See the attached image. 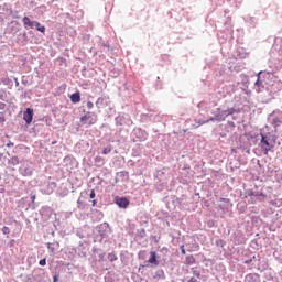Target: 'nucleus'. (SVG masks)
Returning <instances> with one entry per match:
<instances>
[{
	"label": "nucleus",
	"mask_w": 282,
	"mask_h": 282,
	"mask_svg": "<svg viewBox=\"0 0 282 282\" xmlns=\"http://www.w3.org/2000/svg\"><path fill=\"white\" fill-rule=\"evenodd\" d=\"M260 147L264 155H268V153L274 149V144L270 143V138H268L265 134H261Z\"/></svg>",
	"instance_id": "nucleus-1"
},
{
	"label": "nucleus",
	"mask_w": 282,
	"mask_h": 282,
	"mask_svg": "<svg viewBox=\"0 0 282 282\" xmlns=\"http://www.w3.org/2000/svg\"><path fill=\"white\" fill-rule=\"evenodd\" d=\"M23 120L26 122V124H32V120H34V109L26 108L23 113Z\"/></svg>",
	"instance_id": "nucleus-2"
},
{
	"label": "nucleus",
	"mask_w": 282,
	"mask_h": 282,
	"mask_svg": "<svg viewBox=\"0 0 282 282\" xmlns=\"http://www.w3.org/2000/svg\"><path fill=\"white\" fill-rule=\"evenodd\" d=\"M115 203L117 206H119V208H129V204H131L129 198L119 196L115 197Z\"/></svg>",
	"instance_id": "nucleus-3"
},
{
	"label": "nucleus",
	"mask_w": 282,
	"mask_h": 282,
	"mask_svg": "<svg viewBox=\"0 0 282 282\" xmlns=\"http://www.w3.org/2000/svg\"><path fill=\"white\" fill-rule=\"evenodd\" d=\"M22 22H23L25 30H34V25H35L36 21H32L29 17H24L22 19Z\"/></svg>",
	"instance_id": "nucleus-4"
},
{
	"label": "nucleus",
	"mask_w": 282,
	"mask_h": 282,
	"mask_svg": "<svg viewBox=\"0 0 282 282\" xmlns=\"http://www.w3.org/2000/svg\"><path fill=\"white\" fill-rule=\"evenodd\" d=\"M80 122H87V124H96V119L91 118V115L87 112L85 116L80 117Z\"/></svg>",
	"instance_id": "nucleus-5"
},
{
	"label": "nucleus",
	"mask_w": 282,
	"mask_h": 282,
	"mask_svg": "<svg viewBox=\"0 0 282 282\" xmlns=\"http://www.w3.org/2000/svg\"><path fill=\"white\" fill-rule=\"evenodd\" d=\"M137 135H140L139 141L140 142H144L147 140V138H149V134L147 133V131L139 129L137 130Z\"/></svg>",
	"instance_id": "nucleus-6"
},
{
	"label": "nucleus",
	"mask_w": 282,
	"mask_h": 282,
	"mask_svg": "<svg viewBox=\"0 0 282 282\" xmlns=\"http://www.w3.org/2000/svg\"><path fill=\"white\" fill-rule=\"evenodd\" d=\"M70 101L74 102V105L80 102V93L70 95Z\"/></svg>",
	"instance_id": "nucleus-7"
},
{
	"label": "nucleus",
	"mask_w": 282,
	"mask_h": 282,
	"mask_svg": "<svg viewBox=\"0 0 282 282\" xmlns=\"http://www.w3.org/2000/svg\"><path fill=\"white\" fill-rule=\"evenodd\" d=\"M150 254H151V257L148 260L149 263H153L154 265H158V256H156L155 251H151Z\"/></svg>",
	"instance_id": "nucleus-8"
},
{
	"label": "nucleus",
	"mask_w": 282,
	"mask_h": 282,
	"mask_svg": "<svg viewBox=\"0 0 282 282\" xmlns=\"http://www.w3.org/2000/svg\"><path fill=\"white\" fill-rule=\"evenodd\" d=\"M34 28L37 30V32H41L42 34H45V26L41 24V22L35 21Z\"/></svg>",
	"instance_id": "nucleus-9"
},
{
	"label": "nucleus",
	"mask_w": 282,
	"mask_h": 282,
	"mask_svg": "<svg viewBox=\"0 0 282 282\" xmlns=\"http://www.w3.org/2000/svg\"><path fill=\"white\" fill-rule=\"evenodd\" d=\"M21 174H22L24 177H30V176H32V169L26 167V169L22 170Z\"/></svg>",
	"instance_id": "nucleus-10"
},
{
	"label": "nucleus",
	"mask_w": 282,
	"mask_h": 282,
	"mask_svg": "<svg viewBox=\"0 0 282 282\" xmlns=\"http://www.w3.org/2000/svg\"><path fill=\"white\" fill-rule=\"evenodd\" d=\"M215 117H212L210 119L208 120H203V121H198V127H202L204 124H207V122H215Z\"/></svg>",
	"instance_id": "nucleus-11"
},
{
	"label": "nucleus",
	"mask_w": 282,
	"mask_h": 282,
	"mask_svg": "<svg viewBox=\"0 0 282 282\" xmlns=\"http://www.w3.org/2000/svg\"><path fill=\"white\" fill-rule=\"evenodd\" d=\"M111 151H113V147L108 145L102 150V155H109Z\"/></svg>",
	"instance_id": "nucleus-12"
},
{
	"label": "nucleus",
	"mask_w": 282,
	"mask_h": 282,
	"mask_svg": "<svg viewBox=\"0 0 282 282\" xmlns=\"http://www.w3.org/2000/svg\"><path fill=\"white\" fill-rule=\"evenodd\" d=\"M186 263H187V265H193V263H195V257L188 256L186 258Z\"/></svg>",
	"instance_id": "nucleus-13"
},
{
	"label": "nucleus",
	"mask_w": 282,
	"mask_h": 282,
	"mask_svg": "<svg viewBox=\"0 0 282 282\" xmlns=\"http://www.w3.org/2000/svg\"><path fill=\"white\" fill-rule=\"evenodd\" d=\"M77 208L79 210H85V203L80 199L77 200Z\"/></svg>",
	"instance_id": "nucleus-14"
},
{
	"label": "nucleus",
	"mask_w": 282,
	"mask_h": 282,
	"mask_svg": "<svg viewBox=\"0 0 282 282\" xmlns=\"http://www.w3.org/2000/svg\"><path fill=\"white\" fill-rule=\"evenodd\" d=\"M108 259H109V261H111V262L118 261V257H116V253H109V254H108Z\"/></svg>",
	"instance_id": "nucleus-15"
},
{
	"label": "nucleus",
	"mask_w": 282,
	"mask_h": 282,
	"mask_svg": "<svg viewBox=\"0 0 282 282\" xmlns=\"http://www.w3.org/2000/svg\"><path fill=\"white\" fill-rule=\"evenodd\" d=\"M0 122H1V124H3V122H6V116L3 115V112H0Z\"/></svg>",
	"instance_id": "nucleus-16"
},
{
	"label": "nucleus",
	"mask_w": 282,
	"mask_h": 282,
	"mask_svg": "<svg viewBox=\"0 0 282 282\" xmlns=\"http://www.w3.org/2000/svg\"><path fill=\"white\" fill-rule=\"evenodd\" d=\"M2 232H3V235H10V228L3 227Z\"/></svg>",
	"instance_id": "nucleus-17"
},
{
	"label": "nucleus",
	"mask_w": 282,
	"mask_h": 282,
	"mask_svg": "<svg viewBox=\"0 0 282 282\" xmlns=\"http://www.w3.org/2000/svg\"><path fill=\"white\" fill-rule=\"evenodd\" d=\"M39 264L42 267L47 265V260L44 258V259L40 260Z\"/></svg>",
	"instance_id": "nucleus-18"
},
{
	"label": "nucleus",
	"mask_w": 282,
	"mask_h": 282,
	"mask_svg": "<svg viewBox=\"0 0 282 282\" xmlns=\"http://www.w3.org/2000/svg\"><path fill=\"white\" fill-rule=\"evenodd\" d=\"M87 107H88V109H94V102L88 101V102H87Z\"/></svg>",
	"instance_id": "nucleus-19"
},
{
	"label": "nucleus",
	"mask_w": 282,
	"mask_h": 282,
	"mask_svg": "<svg viewBox=\"0 0 282 282\" xmlns=\"http://www.w3.org/2000/svg\"><path fill=\"white\" fill-rule=\"evenodd\" d=\"M96 197V192L94 189H91L90 192V199H94Z\"/></svg>",
	"instance_id": "nucleus-20"
},
{
	"label": "nucleus",
	"mask_w": 282,
	"mask_h": 282,
	"mask_svg": "<svg viewBox=\"0 0 282 282\" xmlns=\"http://www.w3.org/2000/svg\"><path fill=\"white\" fill-rule=\"evenodd\" d=\"M181 252H182V254H186V249H184V245L181 246Z\"/></svg>",
	"instance_id": "nucleus-21"
},
{
	"label": "nucleus",
	"mask_w": 282,
	"mask_h": 282,
	"mask_svg": "<svg viewBox=\"0 0 282 282\" xmlns=\"http://www.w3.org/2000/svg\"><path fill=\"white\" fill-rule=\"evenodd\" d=\"M58 274H55L54 276H53V282H58Z\"/></svg>",
	"instance_id": "nucleus-22"
},
{
	"label": "nucleus",
	"mask_w": 282,
	"mask_h": 282,
	"mask_svg": "<svg viewBox=\"0 0 282 282\" xmlns=\"http://www.w3.org/2000/svg\"><path fill=\"white\" fill-rule=\"evenodd\" d=\"M0 109H6V104L4 102H0Z\"/></svg>",
	"instance_id": "nucleus-23"
},
{
	"label": "nucleus",
	"mask_w": 282,
	"mask_h": 282,
	"mask_svg": "<svg viewBox=\"0 0 282 282\" xmlns=\"http://www.w3.org/2000/svg\"><path fill=\"white\" fill-rule=\"evenodd\" d=\"M188 282H197V279L192 278Z\"/></svg>",
	"instance_id": "nucleus-24"
},
{
	"label": "nucleus",
	"mask_w": 282,
	"mask_h": 282,
	"mask_svg": "<svg viewBox=\"0 0 282 282\" xmlns=\"http://www.w3.org/2000/svg\"><path fill=\"white\" fill-rule=\"evenodd\" d=\"M31 199H32V202H35L36 200V196H31Z\"/></svg>",
	"instance_id": "nucleus-25"
},
{
	"label": "nucleus",
	"mask_w": 282,
	"mask_h": 282,
	"mask_svg": "<svg viewBox=\"0 0 282 282\" xmlns=\"http://www.w3.org/2000/svg\"><path fill=\"white\" fill-rule=\"evenodd\" d=\"M98 204V200H93V206H96Z\"/></svg>",
	"instance_id": "nucleus-26"
},
{
	"label": "nucleus",
	"mask_w": 282,
	"mask_h": 282,
	"mask_svg": "<svg viewBox=\"0 0 282 282\" xmlns=\"http://www.w3.org/2000/svg\"><path fill=\"white\" fill-rule=\"evenodd\" d=\"M256 85H259V77H258V80L256 82Z\"/></svg>",
	"instance_id": "nucleus-27"
},
{
	"label": "nucleus",
	"mask_w": 282,
	"mask_h": 282,
	"mask_svg": "<svg viewBox=\"0 0 282 282\" xmlns=\"http://www.w3.org/2000/svg\"><path fill=\"white\" fill-rule=\"evenodd\" d=\"M231 151H232V153H235L236 151H235V149H231Z\"/></svg>",
	"instance_id": "nucleus-28"
},
{
	"label": "nucleus",
	"mask_w": 282,
	"mask_h": 282,
	"mask_svg": "<svg viewBox=\"0 0 282 282\" xmlns=\"http://www.w3.org/2000/svg\"><path fill=\"white\" fill-rule=\"evenodd\" d=\"M274 122H279V120L274 119Z\"/></svg>",
	"instance_id": "nucleus-29"
},
{
	"label": "nucleus",
	"mask_w": 282,
	"mask_h": 282,
	"mask_svg": "<svg viewBox=\"0 0 282 282\" xmlns=\"http://www.w3.org/2000/svg\"><path fill=\"white\" fill-rule=\"evenodd\" d=\"M274 122H279V120L274 119Z\"/></svg>",
	"instance_id": "nucleus-30"
}]
</instances>
